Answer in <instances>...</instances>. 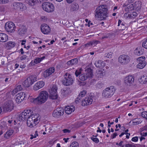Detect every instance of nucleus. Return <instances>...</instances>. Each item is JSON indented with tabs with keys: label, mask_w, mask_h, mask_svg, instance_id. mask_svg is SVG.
Wrapping results in <instances>:
<instances>
[{
	"label": "nucleus",
	"mask_w": 147,
	"mask_h": 147,
	"mask_svg": "<svg viewBox=\"0 0 147 147\" xmlns=\"http://www.w3.org/2000/svg\"><path fill=\"white\" fill-rule=\"evenodd\" d=\"M107 9L105 5H102L98 7L95 11V17L99 20H105L108 16Z\"/></svg>",
	"instance_id": "nucleus-1"
},
{
	"label": "nucleus",
	"mask_w": 147,
	"mask_h": 147,
	"mask_svg": "<svg viewBox=\"0 0 147 147\" xmlns=\"http://www.w3.org/2000/svg\"><path fill=\"white\" fill-rule=\"evenodd\" d=\"M49 96L48 92L45 91H41L36 98H32L31 102L36 104H42L47 100Z\"/></svg>",
	"instance_id": "nucleus-2"
},
{
	"label": "nucleus",
	"mask_w": 147,
	"mask_h": 147,
	"mask_svg": "<svg viewBox=\"0 0 147 147\" xmlns=\"http://www.w3.org/2000/svg\"><path fill=\"white\" fill-rule=\"evenodd\" d=\"M115 89L113 86L107 87L102 91V96L104 98H107L111 97L114 94Z\"/></svg>",
	"instance_id": "nucleus-3"
},
{
	"label": "nucleus",
	"mask_w": 147,
	"mask_h": 147,
	"mask_svg": "<svg viewBox=\"0 0 147 147\" xmlns=\"http://www.w3.org/2000/svg\"><path fill=\"white\" fill-rule=\"evenodd\" d=\"M38 116V115L37 114H32L27 119V124L28 126L32 127L36 126L38 123L37 122Z\"/></svg>",
	"instance_id": "nucleus-4"
},
{
	"label": "nucleus",
	"mask_w": 147,
	"mask_h": 147,
	"mask_svg": "<svg viewBox=\"0 0 147 147\" xmlns=\"http://www.w3.org/2000/svg\"><path fill=\"white\" fill-rule=\"evenodd\" d=\"M93 75L92 70L90 68H88L85 71V73L80 75L79 77L80 80L84 81L87 79L92 78Z\"/></svg>",
	"instance_id": "nucleus-5"
},
{
	"label": "nucleus",
	"mask_w": 147,
	"mask_h": 147,
	"mask_svg": "<svg viewBox=\"0 0 147 147\" xmlns=\"http://www.w3.org/2000/svg\"><path fill=\"white\" fill-rule=\"evenodd\" d=\"M36 76L32 75L28 77L23 83V85L25 87H28L31 86L37 80Z\"/></svg>",
	"instance_id": "nucleus-6"
},
{
	"label": "nucleus",
	"mask_w": 147,
	"mask_h": 147,
	"mask_svg": "<svg viewBox=\"0 0 147 147\" xmlns=\"http://www.w3.org/2000/svg\"><path fill=\"white\" fill-rule=\"evenodd\" d=\"M64 78L63 79V84L66 86H69L72 85L74 82V80L71 75L66 73L64 76Z\"/></svg>",
	"instance_id": "nucleus-7"
},
{
	"label": "nucleus",
	"mask_w": 147,
	"mask_h": 147,
	"mask_svg": "<svg viewBox=\"0 0 147 147\" xmlns=\"http://www.w3.org/2000/svg\"><path fill=\"white\" fill-rule=\"evenodd\" d=\"M32 112L30 109L25 110L22 112L19 117V119L20 121H24L28 119L32 114Z\"/></svg>",
	"instance_id": "nucleus-8"
},
{
	"label": "nucleus",
	"mask_w": 147,
	"mask_h": 147,
	"mask_svg": "<svg viewBox=\"0 0 147 147\" xmlns=\"http://www.w3.org/2000/svg\"><path fill=\"white\" fill-rule=\"evenodd\" d=\"M42 6L43 10L47 12H52L55 9L54 5L52 3L49 2H45L43 3Z\"/></svg>",
	"instance_id": "nucleus-9"
},
{
	"label": "nucleus",
	"mask_w": 147,
	"mask_h": 147,
	"mask_svg": "<svg viewBox=\"0 0 147 147\" xmlns=\"http://www.w3.org/2000/svg\"><path fill=\"white\" fill-rule=\"evenodd\" d=\"M14 107V104L12 100L7 101L4 104L3 109L5 112L11 111L13 109Z\"/></svg>",
	"instance_id": "nucleus-10"
},
{
	"label": "nucleus",
	"mask_w": 147,
	"mask_h": 147,
	"mask_svg": "<svg viewBox=\"0 0 147 147\" xmlns=\"http://www.w3.org/2000/svg\"><path fill=\"white\" fill-rule=\"evenodd\" d=\"M16 27L14 24L11 22H7L5 25V30L10 33L13 32L15 31Z\"/></svg>",
	"instance_id": "nucleus-11"
},
{
	"label": "nucleus",
	"mask_w": 147,
	"mask_h": 147,
	"mask_svg": "<svg viewBox=\"0 0 147 147\" xmlns=\"http://www.w3.org/2000/svg\"><path fill=\"white\" fill-rule=\"evenodd\" d=\"M130 60L129 57L126 55H121L118 58V61L123 65L127 64L129 62Z\"/></svg>",
	"instance_id": "nucleus-12"
},
{
	"label": "nucleus",
	"mask_w": 147,
	"mask_h": 147,
	"mask_svg": "<svg viewBox=\"0 0 147 147\" xmlns=\"http://www.w3.org/2000/svg\"><path fill=\"white\" fill-rule=\"evenodd\" d=\"M57 88L56 86H53L49 90V98L52 99H56L57 98Z\"/></svg>",
	"instance_id": "nucleus-13"
},
{
	"label": "nucleus",
	"mask_w": 147,
	"mask_h": 147,
	"mask_svg": "<svg viewBox=\"0 0 147 147\" xmlns=\"http://www.w3.org/2000/svg\"><path fill=\"white\" fill-rule=\"evenodd\" d=\"M134 77L130 75L125 77L124 79V84L127 86H130L132 84L134 81Z\"/></svg>",
	"instance_id": "nucleus-14"
},
{
	"label": "nucleus",
	"mask_w": 147,
	"mask_h": 147,
	"mask_svg": "<svg viewBox=\"0 0 147 147\" xmlns=\"http://www.w3.org/2000/svg\"><path fill=\"white\" fill-rule=\"evenodd\" d=\"M64 109L62 108H57L53 112L52 115L55 117H59L63 114Z\"/></svg>",
	"instance_id": "nucleus-15"
},
{
	"label": "nucleus",
	"mask_w": 147,
	"mask_h": 147,
	"mask_svg": "<svg viewBox=\"0 0 147 147\" xmlns=\"http://www.w3.org/2000/svg\"><path fill=\"white\" fill-rule=\"evenodd\" d=\"M13 6L14 9L21 11H23L26 9L25 5L20 3H14L13 4Z\"/></svg>",
	"instance_id": "nucleus-16"
},
{
	"label": "nucleus",
	"mask_w": 147,
	"mask_h": 147,
	"mask_svg": "<svg viewBox=\"0 0 147 147\" xmlns=\"http://www.w3.org/2000/svg\"><path fill=\"white\" fill-rule=\"evenodd\" d=\"M93 96H87L82 102V105L83 106H86L92 103L93 101Z\"/></svg>",
	"instance_id": "nucleus-17"
},
{
	"label": "nucleus",
	"mask_w": 147,
	"mask_h": 147,
	"mask_svg": "<svg viewBox=\"0 0 147 147\" xmlns=\"http://www.w3.org/2000/svg\"><path fill=\"white\" fill-rule=\"evenodd\" d=\"M40 28L41 32L44 34H48L51 32L50 28L46 24H42Z\"/></svg>",
	"instance_id": "nucleus-18"
},
{
	"label": "nucleus",
	"mask_w": 147,
	"mask_h": 147,
	"mask_svg": "<svg viewBox=\"0 0 147 147\" xmlns=\"http://www.w3.org/2000/svg\"><path fill=\"white\" fill-rule=\"evenodd\" d=\"M16 101L18 103L21 102L26 97L25 93L23 92H20L17 94L16 96Z\"/></svg>",
	"instance_id": "nucleus-19"
},
{
	"label": "nucleus",
	"mask_w": 147,
	"mask_h": 147,
	"mask_svg": "<svg viewBox=\"0 0 147 147\" xmlns=\"http://www.w3.org/2000/svg\"><path fill=\"white\" fill-rule=\"evenodd\" d=\"M55 71V68L54 67L49 68L45 71L43 73V76L45 78H47L50 76Z\"/></svg>",
	"instance_id": "nucleus-20"
},
{
	"label": "nucleus",
	"mask_w": 147,
	"mask_h": 147,
	"mask_svg": "<svg viewBox=\"0 0 147 147\" xmlns=\"http://www.w3.org/2000/svg\"><path fill=\"white\" fill-rule=\"evenodd\" d=\"M45 83L42 81H39L37 82L34 86L33 87L34 89L35 90H37L42 88L44 86Z\"/></svg>",
	"instance_id": "nucleus-21"
},
{
	"label": "nucleus",
	"mask_w": 147,
	"mask_h": 147,
	"mask_svg": "<svg viewBox=\"0 0 147 147\" xmlns=\"http://www.w3.org/2000/svg\"><path fill=\"white\" fill-rule=\"evenodd\" d=\"M8 40L7 35L3 33H0V41L3 42H6Z\"/></svg>",
	"instance_id": "nucleus-22"
},
{
	"label": "nucleus",
	"mask_w": 147,
	"mask_h": 147,
	"mask_svg": "<svg viewBox=\"0 0 147 147\" xmlns=\"http://www.w3.org/2000/svg\"><path fill=\"white\" fill-rule=\"evenodd\" d=\"M86 91L83 90V91L81 92L80 93L79 95L78 96L77 98L76 99L75 102L76 103H77L78 102H79L81 101V99L83 97H84L86 95Z\"/></svg>",
	"instance_id": "nucleus-23"
},
{
	"label": "nucleus",
	"mask_w": 147,
	"mask_h": 147,
	"mask_svg": "<svg viewBox=\"0 0 147 147\" xmlns=\"http://www.w3.org/2000/svg\"><path fill=\"white\" fill-rule=\"evenodd\" d=\"M65 110L66 113L69 114L74 111L75 107H74L73 106H67L65 108Z\"/></svg>",
	"instance_id": "nucleus-24"
},
{
	"label": "nucleus",
	"mask_w": 147,
	"mask_h": 147,
	"mask_svg": "<svg viewBox=\"0 0 147 147\" xmlns=\"http://www.w3.org/2000/svg\"><path fill=\"white\" fill-rule=\"evenodd\" d=\"M94 64L96 67L99 68H102L105 65V63L103 61L98 60L96 61Z\"/></svg>",
	"instance_id": "nucleus-25"
},
{
	"label": "nucleus",
	"mask_w": 147,
	"mask_h": 147,
	"mask_svg": "<svg viewBox=\"0 0 147 147\" xmlns=\"http://www.w3.org/2000/svg\"><path fill=\"white\" fill-rule=\"evenodd\" d=\"M79 8L78 4L76 3H74L71 5L70 11L71 12L76 11L78 10Z\"/></svg>",
	"instance_id": "nucleus-26"
},
{
	"label": "nucleus",
	"mask_w": 147,
	"mask_h": 147,
	"mask_svg": "<svg viewBox=\"0 0 147 147\" xmlns=\"http://www.w3.org/2000/svg\"><path fill=\"white\" fill-rule=\"evenodd\" d=\"M143 53L144 49L141 47H138L134 51L135 54L138 56L142 55Z\"/></svg>",
	"instance_id": "nucleus-27"
},
{
	"label": "nucleus",
	"mask_w": 147,
	"mask_h": 147,
	"mask_svg": "<svg viewBox=\"0 0 147 147\" xmlns=\"http://www.w3.org/2000/svg\"><path fill=\"white\" fill-rule=\"evenodd\" d=\"M26 31V28L24 26H22L19 28L18 30V34L20 36H23Z\"/></svg>",
	"instance_id": "nucleus-28"
},
{
	"label": "nucleus",
	"mask_w": 147,
	"mask_h": 147,
	"mask_svg": "<svg viewBox=\"0 0 147 147\" xmlns=\"http://www.w3.org/2000/svg\"><path fill=\"white\" fill-rule=\"evenodd\" d=\"M139 82L142 84H146L147 83V75H144L142 76L138 80Z\"/></svg>",
	"instance_id": "nucleus-29"
},
{
	"label": "nucleus",
	"mask_w": 147,
	"mask_h": 147,
	"mask_svg": "<svg viewBox=\"0 0 147 147\" xmlns=\"http://www.w3.org/2000/svg\"><path fill=\"white\" fill-rule=\"evenodd\" d=\"M78 63V59L77 58H75L70 60L67 62V64L68 65H75Z\"/></svg>",
	"instance_id": "nucleus-30"
},
{
	"label": "nucleus",
	"mask_w": 147,
	"mask_h": 147,
	"mask_svg": "<svg viewBox=\"0 0 147 147\" xmlns=\"http://www.w3.org/2000/svg\"><path fill=\"white\" fill-rule=\"evenodd\" d=\"M13 131L12 129H9L4 134V137L6 138H8L12 135L13 133Z\"/></svg>",
	"instance_id": "nucleus-31"
},
{
	"label": "nucleus",
	"mask_w": 147,
	"mask_h": 147,
	"mask_svg": "<svg viewBox=\"0 0 147 147\" xmlns=\"http://www.w3.org/2000/svg\"><path fill=\"white\" fill-rule=\"evenodd\" d=\"M22 88L21 85H18L12 91V94H15L18 91L22 90Z\"/></svg>",
	"instance_id": "nucleus-32"
},
{
	"label": "nucleus",
	"mask_w": 147,
	"mask_h": 147,
	"mask_svg": "<svg viewBox=\"0 0 147 147\" xmlns=\"http://www.w3.org/2000/svg\"><path fill=\"white\" fill-rule=\"evenodd\" d=\"M136 119H134L132 121H130L129 123L130 125H135L141 123V122L140 121H136Z\"/></svg>",
	"instance_id": "nucleus-33"
},
{
	"label": "nucleus",
	"mask_w": 147,
	"mask_h": 147,
	"mask_svg": "<svg viewBox=\"0 0 147 147\" xmlns=\"http://www.w3.org/2000/svg\"><path fill=\"white\" fill-rule=\"evenodd\" d=\"M137 66L138 68L139 69L143 68L146 65V62H138Z\"/></svg>",
	"instance_id": "nucleus-34"
},
{
	"label": "nucleus",
	"mask_w": 147,
	"mask_h": 147,
	"mask_svg": "<svg viewBox=\"0 0 147 147\" xmlns=\"http://www.w3.org/2000/svg\"><path fill=\"white\" fill-rule=\"evenodd\" d=\"M45 58V56H43L41 58H36L34 59V61L36 64H37L40 63Z\"/></svg>",
	"instance_id": "nucleus-35"
},
{
	"label": "nucleus",
	"mask_w": 147,
	"mask_h": 147,
	"mask_svg": "<svg viewBox=\"0 0 147 147\" xmlns=\"http://www.w3.org/2000/svg\"><path fill=\"white\" fill-rule=\"evenodd\" d=\"M15 43L13 42H8L6 44V46L9 47V49L14 47Z\"/></svg>",
	"instance_id": "nucleus-36"
},
{
	"label": "nucleus",
	"mask_w": 147,
	"mask_h": 147,
	"mask_svg": "<svg viewBox=\"0 0 147 147\" xmlns=\"http://www.w3.org/2000/svg\"><path fill=\"white\" fill-rule=\"evenodd\" d=\"M36 3V0H28V4L30 6H33Z\"/></svg>",
	"instance_id": "nucleus-37"
},
{
	"label": "nucleus",
	"mask_w": 147,
	"mask_h": 147,
	"mask_svg": "<svg viewBox=\"0 0 147 147\" xmlns=\"http://www.w3.org/2000/svg\"><path fill=\"white\" fill-rule=\"evenodd\" d=\"M135 3L136 4L134 5V6L135 8H138V9H140L141 7V2H139L138 1H136Z\"/></svg>",
	"instance_id": "nucleus-38"
},
{
	"label": "nucleus",
	"mask_w": 147,
	"mask_h": 147,
	"mask_svg": "<svg viewBox=\"0 0 147 147\" xmlns=\"http://www.w3.org/2000/svg\"><path fill=\"white\" fill-rule=\"evenodd\" d=\"M145 57H141L137 58V60L138 62H145L144 61Z\"/></svg>",
	"instance_id": "nucleus-39"
},
{
	"label": "nucleus",
	"mask_w": 147,
	"mask_h": 147,
	"mask_svg": "<svg viewBox=\"0 0 147 147\" xmlns=\"http://www.w3.org/2000/svg\"><path fill=\"white\" fill-rule=\"evenodd\" d=\"M142 117L145 118L147 120V112L144 111L142 112L141 114Z\"/></svg>",
	"instance_id": "nucleus-40"
},
{
	"label": "nucleus",
	"mask_w": 147,
	"mask_h": 147,
	"mask_svg": "<svg viewBox=\"0 0 147 147\" xmlns=\"http://www.w3.org/2000/svg\"><path fill=\"white\" fill-rule=\"evenodd\" d=\"M82 69H78L76 70L75 74L76 76H78L81 73Z\"/></svg>",
	"instance_id": "nucleus-41"
},
{
	"label": "nucleus",
	"mask_w": 147,
	"mask_h": 147,
	"mask_svg": "<svg viewBox=\"0 0 147 147\" xmlns=\"http://www.w3.org/2000/svg\"><path fill=\"white\" fill-rule=\"evenodd\" d=\"M128 134V135H127L126 136V137L128 139L129 138V136L130 135V134L128 133H125V132H122V133L120 135H119V136L120 137H121L124 134Z\"/></svg>",
	"instance_id": "nucleus-42"
},
{
	"label": "nucleus",
	"mask_w": 147,
	"mask_h": 147,
	"mask_svg": "<svg viewBox=\"0 0 147 147\" xmlns=\"http://www.w3.org/2000/svg\"><path fill=\"white\" fill-rule=\"evenodd\" d=\"M97 74L99 75L98 76H100V77H101V76L104 75V73L101 70H99L97 72Z\"/></svg>",
	"instance_id": "nucleus-43"
},
{
	"label": "nucleus",
	"mask_w": 147,
	"mask_h": 147,
	"mask_svg": "<svg viewBox=\"0 0 147 147\" xmlns=\"http://www.w3.org/2000/svg\"><path fill=\"white\" fill-rule=\"evenodd\" d=\"M103 84L100 82H99L97 84L96 86L97 87L99 88H101L103 86Z\"/></svg>",
	"instance_id": "nucleus-44"
},
{
	"label": "nucleus",
	"mask_w": 147,
	"mask_h": 147,
	"mask_svg": "<svg viewBox=\"0 0 147 147\" xmlns=\"http://www.w3.org/2000/svg\"><path fill=\"white\" fill-rule=\"evenodd\" d=\"M91 139L93 142H94L96 143H97L99 142V140L97 138L92 137L91 138Z\"/></svg>",
	"instance_id": "nucleus-45"
},
{
	"label": "nucleus",
	"mask_w": 147,
	"mask_h": 147,
	"mask_svg": "<svg viewBox=\"0 0 147 147\" xmlns=\"http://www.w3.org/2000/svg\"><path fill=\"white\" fill-rule=\"evenodd\" d=\"M142 47L145 49H147V40H146L144 41L142 44Z\"/></svg>",
	"instance_id": "nucleus-46"
},
{
	"label": "nucleus",
	"mask_w": 147,
	"mask_h": 147,
	"mask_svg": "<svg viewBox=\"0 0 147 147\" xmlns=\"http://www.w3.org/2000/svg\"><path fill=\"white\" fill-rule=\"evenodd\" d=\"M9 1V0H0V4H5Z\"/></svg>",
	"instance_id": "nucleus-47"
},
{
	"label": "nucleus",
	"mask_w": 147,
	"mask_h": 147,
	"mask_svg": "<svg viewBox=\"0 0 147 147\" xmlns=\"http://www.w3.org/2000/svg\"><path fill=\"white\" fill-rule=\"evenodd\" d=\"M131 140L132 142H136L138 141V137L137 136L134 137L132 138Z\"/></svg>",
	"instance_id": "nucleus-48"
},
{
	"label": "nucleus",
	"mask_w": 147,
	"mask_h": 147,
	"mask_svg": "<svg viewBox=\"0 0 147 147\" xmlns=\"http://www.w3.org/2000/svg\"><path fill=\"white\" fill-rule=\"evenodd\" d=\"M0 127H1V128H4L6 127V123L5 122L3 121L1 122V124H0Z\"/></svg>",
	"instance_id": "nucleus-49"
},
{
	"label": "nucleus",
	"mask_w": 147,
	"mask_h": 147,
	"mask_svg": "<svg viewBox=\"0 0 147 147\" xmlns=\"http://www.w3.org/2000/svg\"><path fill=\"white\" fill-rule=\"evenodd\" d=\"M62 131H63V133L65 134L69 133L71 132L70 130L67 129H64Z\"/></svg>",
	"instance_id": "nucleus-50"
},
{
	"label": "nucleus",
	"mask_w": 147,
	"mask_h": 147,
	"mask_svg": "<svg viewBox=\"0 0 147 147\" xmlns=\"http://www.w3.org/2000/svg\"><path fill=\"white\" fill-rule=\"evenodd\" d=\"M133 5V4H131L130 6H128L127 8H126L125 10L127 11H129L130 10H131V8L132 7Z\"/></svg>",
	"instance_id": "nucleus-51"
},
{
	"label": "nucleus",
	"mask_w": 147,
	"mask_h": 147,
	"mask_svg": "<svg viewBox=\"0 0 147 147\" xmlns=\"http://www.w3.org/2000/svg\"><path fill=\"white\" fill-rule=\"evenodd\" d=\"M117 133H115L113 134L111 136V138L112 139H113L115 138L117 136Z\"/></svg>",
	"instance_id": "nucleus-52"
},
{
	"label": "nucleus",
	"mask_w": 147,
	"mask_h": 147,
	"mask_svg": "<svg viewBox=\"0 0 147 147\" xmlns=\"http://www.w3.org/2000/svg\"><path fill=\"white\" fill-rule=\"evenodd\" d=\"M27 56L26 55H23L21 56L20 58V59L21 60H25L26 59Z\"/></svg>",
	"instance_id": "nucleus-53"
},
{
	"label": "nucleus",
	"mask_w": 147,
	"mask_h": 147,
	"mask_svg": "<svg viewBox=\"0 0 147 147\" xmlns=\"http://www.w3.org/2000/svg\"><path fill=\"white\" fill-rule=\"evenodd\" d=\"M34 62V61H32L29 64V66H34L35 65V63Z\"/></svg>",
	"instance_id": "nucleus-54"
},
{
	"label": "nucleus",
	"mask_w": 147,
	"mask_h": 147,
	"mask_svg": "<svg viewBox=\"0 0 147 147\" xmlns=\"http://www.w3.org/2000/svg\"><path fill=\"white\" fill-rule=\"evenodd\" d=\"M113 53L111 52H110V53H108L106 57H107L108 58H110L111 57V56L112 55Z\"/></svg>",
	"instance_id": "nucleus-55"
},
{
	"label": "nucleus",
	"mask_w": 147,
	"mask_h": 147,
	"mask_svg": "<svg viewBox=\"0 0 147 147\" xmlns=\"http://www.w3.org/2000/svg\"><path fill=\"white\" fill-rule=\"evenodd\" d=\"M93 45H96L99 42L98 40H94L92 41Z\"/></svg>",
	"instance_id": "nucleus-56"
},
{
	"label": "nucleus",
	"mask_w": 147,
	"mask_h": 147,
	"mask_svg": "<svg viewBox=\"0 0 147 147\" xmlns=\"http://www.w3.org/2000/svg\"><path fill=\"white\" fill-rule=\"evenodd\" d=\"M140 135L142 136H147V133L145 132V133H141L140 132Z\"/></svg>",
	"instance_id": "nucleus-57"
},
{
	"label": "nucleus",
	"mask_w": 147,
	"mask_h": 147,
	"mask_svg": "<svg viewBox=\"0 0 147 147\" xmlns=\"http://www.w3.org/2000/svg\"><path fill=\"white\" fill-rule=\"evenodd\" d=\"M120 25L121 26V29L122 30H124V29H125V26L123 24H121Z\"/></svg>",
	"instance_id": "nucleus-58"
},
{
	"label": "nucleus",
	"mask_w": 147,
	"mask_h": 147,
	"mask_svg": "<svg viewBox=\"0 0 147 147\" xmlns=\"http://www.w3.org/2000/svg\"><path fill=\"white\" fill-rule=\"evenodd\" d=\"M74 0H66V2L68 3H71L74 1Z\"/></svg>",
	"instance_id": "nucleus-59"
},
{
	"label": "nucleus",
	"mask_w": 147,
	"mask_h": 147,
	"mask_svg": "<svg viewBox=\"0 0 147 147\" xmlns=\"http://www.w3.org/2000/svg\"><path fill=\"white\" fill-rule=\"evenodd\" d=\"M76 143H78L76 142H73L71 143L70 146H73L74 145H76Z\"/></svg>",
	"instance_id": "nucleus-60"
},
{
	"label": "nucleus",
	"mask_w": 147,
	"mask_h": 147,
	"mask_svg": "<svg viewBox=\"0 0 147 147\" xmlns=\"http://www.w3.org/2000/svg\"><path fill=\"white\" fill-rule=\"evenodd\" d=\"M34 137L36 138L37 136H38V134H37V131H36L35 132V134L34 135Z\"/></svg>",
	"instance_id": "nucleus-61"
},
{
	"label": "nucleus",
	"mask_w": 147,
	"mask_h": 147,
	"mask_svg": "<svg viewBox=\"0 0 147 147\" xmlns=\"http://www.w3.org/2000/svg\"><path fill=\"white\" fill-rule=\"evenodd\" d=\"M26 42V40H22V43H21L22 45H24L25 44V42Z\"/></svg>",
	"instance_id": "nucleus-62"
},
{
	"label": "nucleus",
	"mask_w": 147,
	"mask_h": 147,
	"mask_svg": "<svg viewBox=\"0 0 147 147\" xmlns=\"http://www.w3.org/2000/svg\"><path fill=\"white\" fill-rule=\"evenodd\" d=\"M121 21L120 20H119L118 22V26H120V25H121Z\"/></svg>",
	"instance_id": "nucleus-63"
},
{
	"label": "nucleus",
	"mask_w": 147,
	"mask_h": 147,
	"mask_svg": "<svg viewBox=\"0 0 147 147\" xmlns=\"http://www.w3.org/2000/svg\"><path fill=\"white\" fill-rule=\"evenodd\" d=\"M70 147H78V143H76V145H74L73 146H70Z\"/></svg>",
	"instance_id": "nucleus-64"
}]
</instances>
